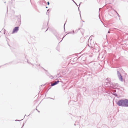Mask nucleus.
Instances as JSON below:
<instances>
[{"mask_svg": "<svg viewBox=\"0 0 128 128\" xmlns=\"http://www.w3.org/2000/svg\"><path fill=\"white\" fill-rule=\"evenodd\" d=\"M118 84H110V86L111 87L113 88V89L111 90V93L113 95L116 97L118 96L115 93L116 92V90L115 89H118V88H115V87L116 86H118Z\"/></svg>", "mask_w": 128, "mask_h": 128, "instance_id": "nucleus-1", "label": "nucleus"}, {"mask_svg": "<svg viewBox=\"0 0 128 128\" xmlns=\"http://www.w3.org/2000/svg\"><path fill=\"white\" fill-rule=\"evenodd\" d=\"M124 99H121L118 100L117 103L119 106L124 107Z\"/></svg>", "mask_w": 128, "mask_h": 128, "instance_id": "nucleus-2", "label": "nucleus"}, {"mask_svg": "<svg viewBox=\"0 0 128 128\" xmlns=\"http://www.w3.org/2000/svg\"><path fill=\"white\" fill-rule=\"evenodd\" d=\"M92 37L90 36L88 40V44L89 45L90 43L91 46H93L94 45H95V43H94L93 40H92Z\"/></svg>", "mask_w": 128, "mask_h": 128, "instance_id": "nucleus-3", "label": "nucleus"}, {"mask_svg": "<svg viewBox=\"0 0 128 128\" xmlns=\"http://www.w3.org/2000/svg\"><path fill=\"white\" fill-rule=\"evenodd\" d=\"M124 107H128V100L124 99Z\"/></svg>", "mask_w": 128, "mask_h": 128, "instance_id": "nucleus-4", "label": "nucleus"}, {"mask_svg": "<svg viewBox=\"0 0 128 128\" xmlns=\"http://www.w3.org/2000/svg\"><path fill=\"white\" fill-rule=\"evenodd\" d=\"M117 74L120 80L121 81H122V77L118 71H117Z\"/></svg>", "mask_w": 128, "mask_h": 128, "instance_id": "nucleus-5", "label": "nucleus"}, {"mask_svg": "<svg viewBox=\"0 0 128 128\" xmlns=\"http://www.w3.org/2000/svg\"><path fill=\"white\" fill-rule=\"evenodd\" d=\"M21 22V19L20 16V18H18L17 21L16 22V25L19 26H20V25Z\"/></svg>", "mask_w": 128, "mask_h": 128, "instance_id": "nucleus-6", "label": "nucleus"}, {"mask_svg": "<svg viewBox=\"0 0 128 128\" xmlns=\"http://www.w3.org/2000/svg\"><path fill=\"white\" fill-rule=\"evenodd\" d=\"M19 27L18 26H16L15 27L13 30L12 34L16 33L19 30Z\"/></svg>", "mask_w": 128, "mask_h": 128, "instance_id": "nucleus-7", "label": "nucleus"}, {"mask_svg": "<svg viewBox=\"0 0 128 128\" xmlns=\"http://www.w3.org/2000/svg\"><path fill=\"white\" fill-rule=\"evenodd\" d=\"M60 81L59 80H57L54 83H52L51 84L52 86H53L57 84H58Z\"/></svg>", "mask_w": 128, "mask_h": 128, "instance_id": "nucleus-8", "label": "nucleus"}, {"mask_svg": "<svg viewBox=\"0 0 128 128\" xmlns=\"http://www.w3.org/2000/svg\"><path fill=\"white\" fill-rule=\"evenodd\" d=\"M43 69H44V70H45L46 72V74L48 76H50V74L48 73V72L47 70H45L44 69V68H43L42 67H41Z\"/></svg>", "mask_w": 128, "mask_h": 128, "instance_id": "nucleus-9", "label": "nucleus"}, {"mask_svg": "<svg viewBox=\"0 0 128 128\" xmlns=\"http://www.w3.org/2000/svg\"><path fill=\"white\" fill-rule=\"evenodd\" d=\"M54 34L56 37L58 36H59V34L57 32Z\"/></svg>", "mask_w": 128, "mask_h": 128, "instance_id": "nucleus-10", "label": "nucleus"}, {"mask_svg": "<svg viewBox=\"0 0 128 128\" xmlns=\"http://www.w3.org/2000/svg\"><path fill=\"white\" fill-rule=\"evenodd\" d=\"M74 30H73L72 31V32H70L68 33L67 34H74Z\"/></svg>", "mask_w": 128, "mask_h": 128, "instance_id": "nucleus-11", "label": "nucleus"}, {"mask_svg": "<svg viewBox=\"0 0 128 128\" xmlns=\"http://www.w3.org/2000/svg\"><path fill=\"white\" fill-rule=\"evenodd\" d=\"M51 10H50V9H48V10L47 12H46V14H48H48L50 12Z\"/></svg>", "mask_w": 128, "mask_h": 128, "instance_id": "nucleus-12", "label": "nucleus"}, {"mask_svg": "<svg viewBox=\"0 0 128 128\" xmlns=\"http://www.w3.org/2000/svg\"><path fill=\"white\" fill-rule=\"evenodd\" d=\"M27 62L29 64H30L32 65V67H33V66H34V64H32L31 63L29 62L28 60H27Z\"/></svg>", "mask_w": 128, "mask_h": 128, "instance_id": "nucleus-13", "label": "nucleus"}, {"mask_svg": "<svg viewBox=\"0 0 128 128\" xmlns=\"http://www.w3.org/2000/svg\"><path fill=\"white\" fill-rule=\"evenodd\" d=\"M56 50H58V51H60V48L59 47H58V46L56 48Z\"/></svg>", "mask_w": 128, "mask_h": 128, "instance_id": "nucleus-14", "label": "nucleus"}, {"mask_svg": "<svg viewBox=\"0 0 128 128\" xmlns=\"http://www.w3.org/2000/svg\"><path fill=\"white\" fill-rule=\"evenodd\" d=\"M50 76V78H53V76L50 75V76Z\"/></svg>", "mask_w": 128, "mask_h": 128, "instance_id": "nucleus-15", "label": "nucleus"}, {"mask_svg": "<svg viewBox=\"0 0 128 128\" xmlns=\"http://www.w3.org/2000/svg\"><path fill=\"white\" fill-rule=\"evenodd\" d=\"M72 1H73L74 2V3L77 6H78V5L77 4H76V3L73 0H72Z\"/></svg>", "mask_w": 128, "mask_h": 128, "instance_id": "nucleus-16", "label": "nucleus"}, {"mask_svg": "<svg viewBox=\"0 0 128 128\" xmlns=\"http://www.w3.org/2000/svg\"><path fill=\"white\" fill-rule=\"evenodd\" d=\"M22 120L23 119H22V120H15V121H20V120Z\"/></svg>", "mask_w": 128, "mask_h": 128, "instance_id": "nucleus-17", "label": "nucleus"}, {"mask_svg": "<svg viewBox=\"0 0 128 128\" xmlns=\"http://www.w3.org/2000/svg\"><path fill=\"white\" fill-rule=\"evenodd\" d=\"M67 34H66L63 37V38H62V40H61V41L59 42V43H60V42H61L62 40L64 38V37Z\"/></svg>", "mask_w": 128, "mask_h": 128, "instance_id": "nucleus-18", "label": "nucleus"}, {"mask_svg": "<svg viewBox=\"0 0 128 128\" xmlns=\"http://www.w3.org/2000/svg\"><path fill=\"white\" fill-rule=\"evenodd\" d=\"M56 38L58 40H59V39L60 38L58 37V36L56 37Z\"/></svg>", "mask_w": 128, "mask_h": 128, "instance_id": "nucleus-19", "label": "nucleus"}, {"mask_svg": "<svg viewBox=\"0 0 128 128\" xmlns=\"http://www.w3.org/2000/svg\"><path fill=\"white\" fill-rule=\"evenodd\" d=\"M66 22L64 24V30H65V28H64V26H65V25L66 24Z\"/></svg>", "mask_w": 128, "mask_h": 128, "instance_id": "nucleus-20", "label": "nucleus"}, {"mask_svg": "<svg viewBox=\"0 0 128 128\" xmlns=\"http://www.w3.org/2000/svg\"><path fill=\"white\" fill-rule=\"evenodd\" d=\"M42 2H44V3L45 2H46V1L44 0H42Z\"/></svg>", "mask_w": 128, "mask_h": 128, "instance_id": "nucleus-21", "label": "nucleus"}, {"mask_svg": "<svg viewBox=\"0 0 128 128\" xmlns=\"http://www.w3.org/2000/svg\"><path fill=\"white\" fill-rule=\"evenodd\" d=\"M47 4L48 5H49L50 4V3L49 2H47Z\"/></svg>", "mask_w": 128, "mask_h": 128, "instance_id": "nucleus-22", "label": "nucleus"}, {"mask_svg": "<svg viewBox=\"0 0 128 128\" xmlns=\"http://www.w3.org/2000/svg\"><path fill=\"white\" fill-rule=\"evenodd\" d=\"M78 30H76L75 31V32H78Z\"/></svg>", "mask_w": 128, "mask_h": 128, "instance_id": "nucleus-23", "label": "nucleus"}, {"mask_svg": "<svg viewBox=\"0 0 128 128\" xmlns=\"http://www.w3.org/2000/svg\"><path fill=\"white\" fill-rule=\"evenodd\" d=\"M36 66H40V64H39L38 65H36Z\"/></svg>", "mask_w": 128, "mask_h": 128, "instance_id": "nucleus-24", "label": "nucleus"}, {"mask_svg": "<svg viewBox=\"0 0 128 128\" xmlns=\"http://www.w3.org/2000/svg\"><path fill=\"white\" fill-rule=\"evenodd\" d=\"M117 15H118V16L119 17H120V16L119 15V14H118V13H117Z\"/></svg>", "mask_w": 128, "mask_h": 128, "instance_id": "nucleus-25", "label": "nucleus"}, {"mask_svg": "<svg viewBox=\"0 0 128 128\" xmlns=\"http://www.w3.org/2000/svg\"><path fill=\"white\" fill-rule=\"evenodd\" d=\"M110 84V83H107V85H108V86H109V84Z\"/></svg>", "mask_w": 128, "mask_h": 128, "instance_id": "nucleus-26", "label": "nucleus"}, {"mask_svg": "<svg viewBox=\"0 0 128 128\" xmlns=\"http://www.w3.org/2000/svg\"><path fill=\"white\" fill-rule=\"evenodd\" d=\"M82 3L81 2H80V4H79V6H80V4H81V3Z\"/></svg>", "mask_w": 128, "mask_h": 128, "instance_id": "nucleus-27", "label": "nucleus"}, {"mask_svg": "<svg viewBox=\"0 0 128 128\" xmlns=\"http://www.w3.org/2000/svg\"><path fill=\"white\" fill-rule=\"evenodd\" d=\"M36 110L38 111V112H40V111H38L37 109H36Z\"/></svg>", "mask_w": 128, "mask_h": 128, "instance_id": "nucleus-28", "label": "nucleus"}, {"mask_svg": "<svg viewBox=\"0 0 128 128\" xmlns=\"http://www.w3.org/2000/svg\"><path fill=\"white\" fill-rule=\"evenodd\" d=\"M115 12H116V13L117 14V13H118V12H116V11H115Z\"/></svg>", "mask_w": 128, "mask_h": 128, "instance_id": "nucleus-29", "label": "nucleus"}, {"mask_svg": "<svg viewBox=\"0 0 128 128\" xmlns=\"http://www.w3.org/2000/svg\"><path fill=\"white\" fill-rule=\"evenodd\" d=\"M80 28H79L78 29V31L79 30H80Z\"/></svg>", "mask_w": 128, "mask_h": 128, "instance_id": "nucleus-30", "label": "nucleus"}, {"mask_svg": "<svg viewBox=\"0 0 128 128\" xmlns=\"http://www.w3.org/2000/svg\"><path fill=\"white\" fill-rule=\"evenodd\" d=\"M78 10L79 11H80L79 7H78Z\"/></svg>", "mask_w": 128, "mask_h": 128, "instance_id": "nucleus-31", "label": "nucleus"}, {"mask_svg": "<svg viewBox=\"0 0 128 128\" xmlns=\"http://www.w3.org/2000/svg\"><path fill=\"white\" fill-rule=\"evenodd\" d=\"M108 33H110V32L109 31H108Z\"/></svg>", "mask_w": 128, "mask_h": 128, "instance_id": "nucleus-32", "label": "nucleus"}, {"mask_svg": "<svg viewBox=\"0 0 128 128\" xmlns=\"http://www.w3.org/2000/svg\"><path fill=\"white\" fill-rule=\"evenodd\" d=\"M48 28L46 30L45 32H46L48 30Z\"/></svg>", "mask_w": 128, "mask_h": 128, "instance_id": "nucleus-33", "label": "nucleus"}, {"mask_svg": "<svg viewBox=\"0 0 128 128\" xmlns=\"http://www.w3.org/2000/svg\"><path fill=\"white\" fill-rule=\"evenodd\" d=\"M48 8V7H47V6H46V8Z\"/></svg>", "mask_w": 128, "mask_h": 128, "instance_id": "nucleus-34", "label": "nucleus"}, {"mask_svg": "<svg viewBox=\"0 0 128 128\" xmlns=\"http://www.w3.org/2000/svg\"><path fill=\"white\" fill-rule=\"evenodd\" d=\"M24 126V124H23V126H22V127Z\"/></svg>", "mask_w": 128, "mask_h": 128, "instance_id": "nucleus-35", "label": "nucleus"}, {"mask_svg": "<svg viewBox=\"0 0 128 128\" xmlns=\"http://www.w3.org/2000/svg\"><path fill=\"white\" fill-rule=\"evenodd\" d=\"M30 2H31V3L32 0H30Z\"/></svg>", "mask_w": 128, "mask_h": 128, "instance_id": "nucleus-36", "label": "nucleus"}, {"mask_svg": "<svg viewBox=\"0 0 128 128\" xmlns=\"http://www.w3.org/2000/svg\"><path fill=\"white\" fill-rule=\"evenodd\" d=\"M81 30H83V29H82Z\"/></svg>", "mask_w": 128, "mask_h": 128, "instance_id": "nucleus-37", "label": "nucleus"}, {"mask_svg": "<svg viewBox=\"0 0 128 128\" xmlns=\"http://www.w3.org/2000/svg\"><path fill=\"white\" fill-rule=\"evenodd\" d=\"M74 125L75 126L76 125V124H74Z\"/></svg>", "mask_w": 128, "mask_h": 128, "instance_id": "nucleus-38", "label": "nucleus"}, {"mask_svg": "<svg viewBox=\"0 0 128 128\" xmlns=\"http://www.w3.org/2000/svg\"><path fill=\"white\" fill-rule=\"evenodd\" d=\"M80 16H81V15H80Z\"/></svg>", "mask_w": 128, "mask_h": 128, "instance_id": "nucleus-39", "label": "nucleus"}, {"mask_svg": "<svg viewBox=\"0 0 128 128\" xmlns=\"http://www.w3.org/2000/svg\"><path fill=\"white\" fill-rule=\"evenodd\" d=\"M83 21V22H84V21Z\"/></svg>", "mask_w": 128, "mask_h": 128, "instance_id": "nucleus-40", "label": "nucleus"}]
</instances>
